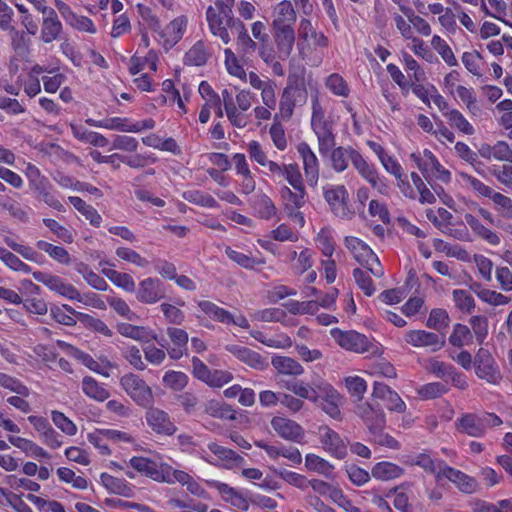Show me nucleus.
Segmentation results:
<instances>
[{
    "mask_svg": "<svg viewBox=\"0 0 512 512\" xmlns=\"http://www.w3.org/2000/svg\"><path fill=\"white\" fill-rule=\"evenodd\" d=\"M271 33L279 58L287 59L295 44L297 13L290 0H282L271 11Z\"/></svg>",
    "mask_w": 512,
    "mask_h": 512,
    "instance_id": "1",
    "label": "nucleus"
},
{
    "mask_svg": "<svg viewBox=\"0 0 512 512\" xmlns=\"http://www.w3.org/2000/svg\"><path fill=\"white\" fill-rule=\"evenodd\" d=\"M234 6L235 0H214L213 5L206 9L205 17L208 29L223 44L231 42L229 30L233 31L236 25H240V19L234 17L233 14Z\"/></svg>",
    "mask_w": 512,
    "mask_h": 512,
    "instance_id": "2",
    "label": "nucleus"
},
{
    "mask_svg": "<svg viewBox=\"0 0 512 512\" xmlns=\"http://www.w3.org/2000/svg\"><path fill=\"white\" fill-rule=\"evenodd\" d=\"M330 334L334 341L346 351L357 354L368 353L372 356L383 354V346L379 342L355 330L344 331L339 328H333Z\"/></svg>",
    "mask_w": 512,
    "mask_h": 512,
    "instance_id": "3",
    "label": "nucleus"
},
{
    "mask_svg": "<svg viewBox=\"0 0 512 512\" xmlns=\"http://www.w3.org/2000/svg\"><path fill=\"white\" fill-rule=\"evenodd\" d=\"M307 99V89L304 80H293L288 78L287 86L283 89L278 112L274 114L273 118L284 122L289 121L294 113L297 103H305Z\"/></svg>",
    "mask_w": 512,
    "mask_h": 512,
    "instance_id": "4",
    "label": "nucleus"
},
{
    "mask_svg": "<svg viewBox=\"0 0 512 512\" xmlns=\"http://www.w3.org/2000/svg\"><path fill=\"white\" fill-rule=\"evenodd\" d=\"M344 244L355 261L371 272L373 276L376 278L384 276V269L380 260L368 244L355 236H346Z\"/></svg>",
    "mask_w": 512,
    "mask_h": 512,
    "instance_id": "5",
    "label": "nucleus"
},
{
    "mask_svg": "<svg viewBox=\"0 0 512 512\" xmlns=\"http://www.w3.org/2000/svg\"><path fill=\"white\" fill-rule=\"evenodd\" d=\"M85 123L91 127L103 128L107 130L125 132V133H139L143 130H151L155 128L156 122L153 118L134 121L128 117H109L101 120L87 118Z\"/></svg>",
    "mask_w": 512,
    "mask_h": 512,
    "instance_id": "6",
    "label": "nucleus"
},
{
    "mask_svg": "<svg viewBox=\"0 0 512 512\" xmlns=\"http://www.w3.org/2000/svg\"><path fill=\"white\" fill-rule=\"evenodd\" d=\"M129 466L141 475L159 483H169L174 468L163 461H157L143 456H133Z\"/></svg>",
    "mask_w": 512,
    "mask_h": 512,
    "instance_id": "7",
    "label": "nucleus"
},
{
    "mask_svg": "<svg viewBox=\"0 0 512 512\" xmlns=\"http://www.w3.org/2000/svg\"><path fill=\"white\" fill-rule=\"evenodd\" d=\"M120 385L137 405L142 407L152 405V390L140 376L134 373H127L120 378Z\"/></svg>",
    "mask_w": 512,
    "mask_h": 512,
    "instance_id": "8",
    "label": "nucleus"
},
{
    "mask_svg": "<svg viewBox=\"0 0 512 512\" xmlns=\"http://www.w3.org/2000/svg\"><path fill=\"white\" fill-rule=\"evenodd\" d=\"M474 369L478 378L492 385H499L503 379L499 365L492 354L479 348L474 357Z\"/></svg>",
    "mask_w": 512,
    "mask_h": 512,
    "instance_id": "9",
    "label": "nucleus"
},
{
    "mask_svg": "<svg viewBox=\"0 0 512 512\" xmlns=\"http://www.w3.org/2000/svg\"><path fill=\"white\" fill-rule=\"evenodd\" d=\"M32 276L37 282L42 283L52 292H55L69 300L83 302V298L78 289L73 284L66 282L60 276L42 271H35L32 273Z\"/></svg>",
    "mask_w": 512,
    "mask_h": 512,
    "instance_id": "10",
    "label": "nucleus"
},
{
    "mask_svg": "<svg viewBox=\"0 0 512 512\" xmlns=\"http://www.w3.org/2000/svg\"><path fill=\"white\" fill-rule=\"evenodd\" d=\"M404 341L415 347L424 348L429 352H437L445 345V336L426 330H409L404 334Z\"/></svg>",
    "mask_w": 512,
    "mask_h": 512,
    "instance_id": "11",
    "label": "nucleus"
},
{
    "mask_svg": "<svg viewBox=\"0 0 512 512\" xmlns=\"http://www.w3.org/2000/svg\"><path fill=\"white\" fill-rule=\"evenodd\" d=\"M353 167L373 189H376L380 194L385 195L388 193L389 184L387 178L380 175L377 167L373 163H369L361 153L356 158Z\"/></svg>",
    "mask_w": 512,
    "mask_h": 512,
    "instance_id": "12",
    "label": "nucleus"
},
{
    "mask_svg": "<svg viewBox=\"0 0 512 512\" xmlns=\"http://www.w3.org/2000/svg\"><path fill=\"white\" fill-rule=\"evenodd\" d=\"M318 438L324 451L336 459H344L347 454V442L328 425L318 427Z\"/></svg>",
    "mask_w": 512,
    "mask_h": 512,
    "instance_id": "13",
    "label": "nucleus"
},
{
    "mask_svg": "<svg viewBox=\"0 0 512 512\" xmlns=\"http://www.w3.org/2000/svg\"><path fill=\"white\" fill-rule=\"evenodd\" d=\"M323 196L335 216L350 218L353 214L348 207V192L343 185H327L323 188Z\"/></svg>",
    "mask_w": 512,
    "mask_h": 512,
    "instance_id": "14",
    "label": "nucleus"
},
{
    "mask_svg": "<svg viewBox=\"0 0 512 512\" xmlns=\"http://www.w3.org/2000/svg\"><path fill=\"white\" fill-rule=\"evenodd\" d=\"M197 307L201 314H196L201 326L207 329H214L211 321L226 324L230 321V311L215 304L210 300H198Z\"/></svg>",
    "mask_w": 512,
    "mask_h": 512,
    "instance_id": "15",
    "label": "nucleus"
},
{
    "mask_svg": "<svg viewBox=\"0 0 512 512\" xmlns=\"http://www.w3.org/2000/svg\"><path fill=\"white\" fill-rule=\"evenodd\" d=\"M271 427L282 439L301 445L306 442L305 430L300 424L292 419L282 416H274L271 419Z\"/></svg>",
    "mask_w": 512,
    "mask_h": 512,
    "instance_id": "16",
    "label": "nucleus"
},
{
    "mask_svg": "<svg viewBox=\"0 0 512 512\" xmlns=\"http://www.w3.org/2000/svg\"><path fill=\"white\" fill-rule=\"evenodd\" d=\"M385 171L393 175L397 181V187L401 193L408 199H416V191L411 186L407 174L399 161L388 153L379 160Z\"/></svg>",
    "mask_w": 512,
    "mask_h": 512,
    "instance_id": "17",
    "label": "nucleus"
},
{
    "mask_svg": "<svg viewBox=\"0 0 512 512\" xmlns=\"http://www.w3.org/2000/svg\"><path fill=\"white\" fill-rule=\"evenodd\" d=\"M317 389L319 390L318 403L322 410L330 417L338 419L341 414L339 408L341 396L339 392L330 383L322 379L318 380Z\"/></svg>",
    "mask_w": 512,
    "mask_h": 512,
    "instance_id": "18",
    "label": "nucleus"
},
{
    "mask_svg": "<svg viewBox=\"0 0 512 512\" xmlns=\"http://www.w3.org/2000/svg\"><path fill=\"white\" fill-rule=\"evenodd\" d=\"M166 296L163 283L156 277L141 280L136 290V298L143 304H155Z\"/></svg>",
    "mask_w": 512,
    "mask_h": 512,
    "instance_id": "19",
    "label": "nucleus"
},
{
    "mask_svg": "<svg viewBox=\"0 0 512 512\" xmlns=\"http://www.w3.org/2000/svg\"><path fill=\"white\" fill-rule=\"evenodd\" d=\"M302 162L306 181L309 186L315 187L319 180L320 165L316 154L306 142H301L297 146Z\"/></svg>",
    "mask_w": 512,
    "mask_h": 512,
    "instance_id": "20",
    "label": "nucleus"
},
{
    "mask_svg": "<svg viewBox=\"0 0 512 512\" xmlns=\"http://www.w3.org/2000/svg\"><path fill=\"white\" fill-rule=\"evenodd\" d=\"M145 418L147 425L156 434L172 436L177 431V427L171 421L169 414L161 409L150 408L146 412Z\"/></svg>",
    "mask_w": 512,
    "mask_h": 512,
    "instance_id": "21",
    "label": "nucleus"
},
{
    "mask_svg": "<svg viewBox=\"0 0 512 512\" xmlns=\"http://www.w3.org/2000/svg\"><path fill=\"white\" fill-rule=\"evenodd\" d=\"M270 175L274 181L285 180L292 188L304 185L303 176L297 163L270 165Z\"/></svg>",
    "mask_w": 512,
    "mask_h": 512,
    "instance_id": "22",
    "label": "nucleus"
},
{
    "mask_svg": "<svg viewBox=\"0 0 512 512\" xmlns=\"http://www.w3.org/2000/svg\"><path fill=\"white\" fill-rule=\"evenodd\" d=\"M356 414L363 420L369 433L384 429L386 426V418L383 410L379 407L372 406V404L368 402L359 404L356 409Z\"/></svg>",
    "mask_w": 512,
    "mask_h": 512,
    "instance_id": "23",
    "label": "nucleus"
},
{
    "mask_svg": "<svg viewBox=\"0 0 512 512\" xmlns=\"http://www.w3.org/2000/svg\"><path fill=\"white\" fill-rule=\"evenodd\" d=\"M299 39L309 48H326L329 44L328 38L323 32L316 31L310 19L302 18L298 27Z\"/></svg>",
    "mask_w": 512,
    "mask_h": 512,
    "instance_id": "24",
    "label": "nucleus"
},
{
    "mask_svg": "<svg viewBox=\"0 0 512 512\" xmlns=\"http://www.w3.org/2000/svg\"><path fill=\"white\" fill-rule=\"evenodd\" d=\"M226 350L235 356L239 361L253 369L261 371L268 367L266 359L260 353L248 347L232 344L227 345Z\"/></svg>",
    "mask_w": 512,
    "mask_h": 512,
    "instance_id": "25",
    "label": "nucleus"
},
{
    "mask_svg": "<svg viewBox=\"0 0 512 512\" xmlns=\"http://www.w3.org/2000/svg\"><path fill=\"white\" fill-rule=\"evenodd\" d=\"M31 190L36 195V198L48 207L62 213L66 211L65 206L59 199L58 192L54 189L48 178L32 187Z\"/></svg>",
    "mask_w": 512,
    "mask_h": 512,
    "instance_id": "26",
    "label": "nucleus"
},
{
    "mask_svg": "<svg viewBox=\"0 0 512 512\" xmlns=\"http://www.w3.org/2000/svg\"><path fill=\"white\" fill-rule=\"evenodd\" d=\"M221 96V102L223 101L225 114L230 124L236 128H245L250 123V115L238 111L235 99L228 89H224Z\"/></svg>",
    "mask_w": 512,
    "mask_h": 512,
    "instance_id": "27",
    "label": "nucleus"
},
{
    "mask_svg": "<svg viewBox=\"0 0 512 512\" xmlns=\"http://www.w3.org/2000/svg\"><path fill=\"white\" fill-rule=\"evenodd\" d=\"M63 32V25L55 10L43 15L40 30V40L49 44L57 40Z\"/></svg>",
    "mask_w": 512,
    "mask_h": 512,
    "instance_id": "28",
    "label": "nucleus"
},
{
    "mask_svg": "<svg viewBox=\"0 0 512 512\" xmlns=\"http://www.w3.org/2000/svg\"><path fill=\"white\" fill-rule=\"evenodd\" d=\"M443 467L440 469V474L455 483L456 486L464 493H474L477 489V481L475 478L465 474L464 472L446 465L442 462Z\"/></svg>",
    "mask_w": 512,
    "mask_h": 512,
    "instance_id": "29",
    "label": "nucleus"
},
{
    "mask_svg": "<svg viewBox=\"0 0 512 512\" xmlns=\"http://www.w3.org/2000/svg\"><path fill=\"white\" fill-rule=\"evenodd\" d=\"M188 25V18L180 15L171 20L161 31L160 36L165 46L173 47L184 36Z\"/></svg>",
    "mask_w": 512,
    "mask_h": 512,
    "instance_id": "30",
    "label": "nucleus"
},
{
    "mask_svg": "<svg viewBox=\"0 0 512 512\" xmlns=\"http://www.w3.org/2000/svg\"><path fill=\"white\" fill-rule=\"evenodd\" d=\"M209 451L217 457L222 466L226 469H233L244 464L245 459L234 450L219 445L216 442H210L207 445Z\"/></svg>",
    "mask_w": 512,
    "mask_h": 512,
    "instance_id": "31",
    "label": "nucleus"
},
{
    "mask_svg": "<svg viewBox=\"0 0 512 512\" xmlns=\"http://www.w3.org/2000/svg\"><path fill=\"white\" fill-rule=\"evenodd\" d=\"M329 153L333 170L341 173L348 168L349 161H351L352 165L354 164L360 152L352 146H338L333 147Z\"/></svg>",
    "mask_w": 512,
    "mask_h": 512,
    "instance_id": "32",
    "label": "nucleus"
},
{
    "mask_svg": "<svg viewBox=\"0 0 512 512\" xmlns=\"http://www.w3.org/2000/svg\"><path fill=\"white\" fill-rule=\"evenodd\" d=\"M170 479L171 480L168 483L170 485L179 483L182 486H185L187 491L190 494H192L198 498H202V499L209 498V494L206 491V489L197 480H195L189 473H187L183 470H178V469L174 468Z\"/></svg>",
    "mask_w": 512,
    "mask_h": 512,
    "instance_id": "33",
    "label": "nucleus"
},
{
    "mask_svg": "<svg viewBox=\"0 0 512 512\" xmlns=\"http://www.w3.org/2000/svg\"><path fill=\"white\" fill-rule=\"evenodd\" d=\"M167 335L171 340V346L167 348L168 355L171 359H180L187 350L189 341L188 333L181 328L168 327Z\"/></svg>",
    "mask_w": 512,
    "mask_h": 512,
    "instance_id": "34",
    "label": "nucleus"
},
{
    "mask_svg": "<svg viewBox=\"0 0 512 512\" xmlns=\"http://www.w3.org/2000/svg\"><path fill=\"white\" fill-rule=\"evenodd\" d=\"M250 336L270 348L289 349L293 345L291 337L283 332L270 335L260 330H252Z\"/></svg>",
    "mask_w": 512,
    "mask_h": 512,
    "instance_id": "35",
    "label": "nucleus"
},
{
    "mask_svg": "<svg viewBox=\"0 0 512 512\" xmlns=\"http://www.w3.org/2000/svg\"><path fill=\"white\" fill-rule=\"evenodd\" d=\"M318 141V151L321 156H327L335 147L336 137L333 132L332 122L311 127Z\"/></svg>",
    "mask_w": 512,
    "mask_h": 512,
    "instance_id": "36",
    "label": "nucleus"
},
{
    "mask_svg": "<svg viewBox=\"0 0 512 512\" xmlns=\"http://www.w3.org/2000/svg\"><path fill=\"white\" fill-rule=\"evenodd\" d=\"M318 141V151L321 156H327L335 147L336 137L333 132L332 122L311 127Z\"/></svg>",
    "mask_w": 512,
    "mask_h": 512,
    "instance_id": "37",
    "label": "nucleus"
},
{
    "mask_svg": "<svg viewBox=\"0 0 512 512\" xmlns=\"http://www.w3.org/2000/svg\"><path fill=\"white\" fill-rule=\"evenodd\" d=\"M281 196L285 201V208L290 213H294L306 204L307 192L305 185L293 187V190L287 186L281 189Z\"/></svg>",
    "mask_w": 512,
    "mask_h": 512,
    "instance_id": "38",
    "label": "nucleus"
},
{
    "mask_svg": "<svg viewBox=\"0 0 512 512\" xmlns=\"http://www.w3.org/2000/svg\"><path fill=\"white\" fill-rule=\"evenodd\" d=\"M271 364L278 374L297 377L304 373L303 366L294 358L274 355Z\"/></svg>",
    "mask_w": 512,
    "mask_h": 512,
    "instance_id": "39",
    "label": "nucleus"
},
{
    "mask_svg": "<svg viewBox=\"0 0 512 512\" xmlns=\"http://www.w3.org/2000/svg\"><path fill=\"white\" fill-rule=\"evenodd\" d=\"M82 392L88 398L97 402H104L110 397V392L106 385L98 382L91 376H85L82 379Z\"/></svg>",
    "mask_w": 512,
    "mask_h": 512,
    "instance_id": "40",
    "label": "nucleus"
},
{
    "mask_svg": "<svg viewBox=\"0 0 512 512\" xmlns=\"http://www.w3.org/2000/svg\"><path fill=\"white\" fill-rule=\"evenodd\" d=\"M480 154L484 158H493L497 161L512 164V146L505 141H497L494 145L482 146Z\"/></svg>",
    "mask_w": 512,
    "mask_h": 512,
    "instance_id": "41",
    "label": "nucleus"
},
{
    "mask_svg": "<svg viewBox=\"0 0 512 512\" xmlns=\"http://www.w3.org/2000/svg\"><path fill=\"white\" fill-rule=\"evenodd\" d=\"M404 469L399 465L389 462H377L371 469V476L377 480L389 481L401 477Z\"/></svg>",
    "mask_w": 512,
    "mask_h": 512,
    "instance_id": "42",
    "label": "nucleus"
},
{
    "mask_svg": "<svg viewBox=\"0 0 512 512\" xmlns=\"http://www.w3.org/2000/svg\"><path fill=\"white\" fill-rule=\"evenodd\" d=\"M458 177L459 182L463 187L472 190L478 196L486 197L492 200L493 194L497 193L491 187H489L488 185H486L473 175H470L465 172H459Z\"/></svg>",
    "mask_w": 512,
    "mask_h": 512,
    "instance_id": "43",
    "label": "nucleus"
},
{
    "mask_svg": "<svg viewBox=\"0 0 512 512\" xmlns=\"http://www.w3.org/2000/svg\"><path fill=\"white\" fill-rule=\"evenodd\" d=\"M457 430L472 437H481L484 434L483 424L479 415L467 413L456 422Z\"/></svg>",
    "mask_w": 512,
    "mask_h": 512,
    "instance_id": "44",
    "label": "nucleus"
},
{
    "mask_svg": "<svg viewBox=\"0 0 512 512\" xmlns=\"http://www.w3.org/2000/svg\"><path fill=\"white\" fill-rule=\"evenodd\" d=\"M252 208L255 215L263 220H270L277 214V208L272 199L266 194L254 196Z\"/></svg>",
    "mask_w": 512,
    "mask_h": 512,
    "instance_id": "45",
    "label": "nucleus"
},
{
    "mask_svg": "<svg viewBox=\"0 0 512 512\" xmlns=\"http://www.w3.org/2000/svg\"><path fill=\"white\" fill-rule=\"evenodd\" d=\"M68 201L89 221L92 226L100 227L102 223V216L92 205L87 204L78 196H69Z\"/></svg>",
    "mask_w": 512,
    "mask_h": 512,
    "instance_id": "46",
    "label": "nucleus"
},
{
    "mask_svg": "<svg viewBox=\"0 0 512 512\" xmlns=\"http://www.w3.org/2000/svg\"><path fill=\"white\" fill-rule=\"evenodd\" d=\"M318 381L313 385L304 383L303 381L287 382L285 387L293 392L300 399H307L313 403H318L319 390L317 389Z\"/></svg>",
    "mask_w": 512,
    "mask_h": 512,
    "instance_id": "47",
    "label": "nucleus"
},
{
    "mask_svg": "<svg viewBox=\"0 0 512 512\" xmlns=\"http://www.w3.org/2000/svg\"><path fill=\"white\" fill-rule=\"evenodd\" d=\"M209 59V52L207 51L204 41H197L184 56V64L186 66L200 67L204 66Z\"/></svg>",
    "mask_w": 512,
    "mask_h": 512,
    "instance_id": "48",
    "label": "nucleus"
},
{
    "mask_svg": "<svg viewBox=\"0 0 512 512\" xmlns=\"http://www.w3.org/2000/svg\"><path fill=\"white\" fill-rule=\"evenodd\" d=\"M116 329L122 336L138 341L148 342L151 338H156L155 335H152V332L144 326L121 322L117 324Z\"/></svg>",
    "mask_w": 512,
    "mask_h": 512,
    "instance_id": "49",
    "label": "nucleus"
},
{
    "mask_svg": "<svg viewBox=\"0 0 512 512\" xmlns=\"http://www.w3.org/2000/svg\"><path fill=\"white\" fill-rule=\"evenodd\" d=\"M464 219L471 230L476 235L486 240L489 244L498 245L500 243V238L497 233L485 227L476 216L472 214H465Z\"/></svg>",
    "mask_w": 512,
    "mask_h": 512,
    "instance_id": "50",
    "label": "nucleus"
},
{
    "mask_svg": "<svg viewBox=\"0 0 512 512\" xmlns=\"http://www.w3.org/2000/svg\"><path fill=\"white\" fill-rule=\"evenodd\" d=\"M410 158L424 178H427V175L432 172V168L438 160L435 154L427 148L411 153Z\"/></svg>",
    "mask_w": 512,
    "mask_h": 512,
    "instance_id": "51",
    "label": "nucleus"
},
{
    "mask_svg": "<svg viewBox=\"0 0 512 512\" xmlns=\"http://www.w3.org/2000/svg\"><path fill=\"white\" fill-rule=\"evenodd\" d=\"M36 247L40 250L48 254V256L54 261L63 264L70 265L71 257L69 252L62 246H57L52 243H49L45 240H38L36 242Z\"/></svg>",
    "mask_w": 512,
    "mask_h": 512,
    "instance_id": "52",
    "label": "nucleus"
},
{
    "mask_svg": "<svg viewBox=\"0 0 512 512\" xmlns=\"http://www.w3.org/2000/svg\"><path fill=\"white\" fill-rule=\"evenodd\" d=\"M325 87L337 97L348 98L351 93L348 82L339 73H332L324 80Z\"/></svg>",
    "mask_w": 512,
    "mask_h": 512,
    "instance_id": "53",
    "label": "nucleus"
},
{
    "mask_svg": "<svg viewBox=\"0 0 512 512\" xmlns=\"http://www.w3.org/2000/svg\"><path fill=\"white\" fill-rule=\"evenodd\" d=\"M183 198L188 201L189 203L209 208V209H217L219 208V203L216 201V199L210 195L209 193H206L201 190L192 189L187 190L183 193Z\"/></svg>",
    "mask_w": 512,
    "mask_h": 512,
    "instance_id": "54",
    "label": "nucleus"
},
{
    "mask_svg": "<svg viewBox=\"0 0 512 512\" xmlns=\"http://www.w3.org/2000/svg\"><path fill=\"white\" fill-rule=\"evenodd\" d=\"M52 318L59 324L65 326H74L76 324L75 315L84 316L83 313L77 312L70 305L52 306L50 308Z\"/></svg>",
    "mask_w": 512,
    "mask_h": 512,
    "instance_id": "55",
    "label": "nucleus"
},
{
    "mask_svg": "<svg viewBox=\"0 0 512 512\" xmlns=\"http://www.w3.org/2000/svg\"><path fill=\"white\" fill-rule=\"evenodd\" d=\"M448 341L453 347L462 348L473 343V334L467 325L456 323Z\"/></svg>",
    "mask_w": 512,
    "mask_h": 512,
    "instance_id": "56",
    "label": "nucleus"
},
{
    "mask_svg": "<svg viewBox=\"0 0 512 512\" xmlns=\"http://www.w3.org/2000/svg\"><path fill=\"white\" fill-rule=\"evenodd\" d=\"M449 125L465 135H473L475 129L473 125L465 118V116L457 109L448 110L445 113Z\"/></svg>",
    "mask_w": 512,
    "mask_h": 512,
    "instance_id": "57",
    "label": "nucleus"
},
{
    "mask_svg": "<svg viewBox=\"0 0 512 512\" xmlns=\"http://www.w3.org/2000/svg\"><path fill=\"white\" fill-rule=\"evenodd\" d=\"M103 274L117 287L126 292L135 291L136 285L133 277L125 272H119L114 269H103Z\"/></svg>",
    "mask_w": 512,
    "mask_h": 512,
    "instance_id": "58",
    "label": "nucleus"
},
{
    "mask_svg": "<svg viewBox=\"0 0 512 512\" xmlns=\"http://www.w3.org/2000/svg\"><path fill=\"white\" fill-rule=\"evenodd\" d=\"M4 31L9 33L11 47L15 53L22 55L29 51L30 39L25 31L16 29L13 24L10 25L9 29Z\"/></svg>",
    "mask_w": 512,
    "mask_h": 512,
    "instance_id": "59",
    "label": "nucleus"
},
{
    "mask_svg": "<svg viewBox=\"0 0 512 512\" xmlns=\"http://www.w3.org/2000/svg\"><path fill=\"white\" fill-rule=\"evenodd\" d=\"M0 260L11 270L23 274H30L32 267L23 262L18 256L8 249L0 246Z\"/></svg>",
    "mask_w": 512,
    "mask_h": 512,
    "instance_id": "60",
    "label": "nucleus"
},
{
    "mask_svg": "<svg viewBox=\"0 0 512 512\" xmlns=\"http://www.w3.org/2000/svg\"><path fill=\"white\" fill-rule=\"evenodd\" d=\"M305 467L309 471L317 472L325 476H330L334 470V466L329 461L314 453L306 454Z\"/></svg>",
    "mask_w": 512,
    "mask_h": 512,
    "instance_id": "61",
    "label": "nucleus"
},
{
    "mask_svg": "<svg viewBox=\"0 0 512 512\" xmlns=\"http://www.w3.org/2000/svg\"><path fill=\"white\" fill-rule=\"evenodd\" d=\"M401 63L408 73L411 82H423L426 78L424 69L420 64L406 51L401 52Z\"/></svg>",
    "mask_w": 512,
    "mask_h": 512,
    "instance_id": "62",
    "label": "nucleus"
},
{
    "mask_svg": "<svg viewBox=\"0 0 512 512\" xmlns=\"http://www.w3.org/2000/svg\"><path fill=\"white\" fill-rule=\"evenodd\" d=\"M452 299L455 307L464 314H471L475 309V300L471 293L464 289H454Z\"/></svg>",
    "mask_w": 512,
    "mask_h": 512,
    "instance_id": "63",
    "label": "nucleus"
},
{
    "mask_svg": "<svg viewBox=\"0 0 512 512\" xmlns=\"http://www.w3.org/2000/svg\"><path fill=\"white\" fill-rule=\"evenodd\" d=\"M431 45L448 66H458V60L456 59L451 47L443 38L439 35H434L431 39Z\"/></svg>",
    "mask_w": 512,
    "mask_h": 512,
    "instance_id": "64",
    "label": "nucleus"
}]
</instances>
